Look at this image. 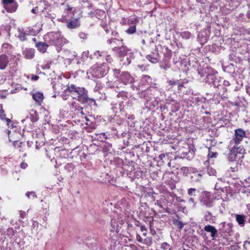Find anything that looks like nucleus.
<instances>
[{"mask_svg": "<svg viewBox=\"0 0 250 250\" xmlns=\"http://www.w3.org/2000/svg\"><path fill=\"white\" fill-rule=\"evenodd\" d=\"M115 161L117 163L118 166L120 167L123 164V160L119 157L115 158Z\"/></svg>", "mask_w": 250, "mask_h": 250, "instance_id": "50", "label": "nucleus"}, {"mask_svg": "<svg viewBox=\"0 0 250 250\" xmlns=\"http://www.w3.org/2000/svg\"><path fill=\"white\" fill-rule=\"evenodd\" d=\"M27 167V164L24 162H21L20 164V167L22 169H25Z\"/></svg>", "mask_w": 250, "mask_h": 250, "instance_id": "59", "label": "nucleus"}, {"mask_svg": "<svg viewBox=\"0 0 250 250\" xmlns=\"http://www.w3.org/2000/svg\"><path fill=\"white\" fill-rule=\"evenodd\" d=\"M59 156L62 158H66L68 157V153L66 149L62 148L59 150Z\"/></svg>", "mask_w": 250, "mask_h": 250, "instance_id": "33", "label": "nucleus"}, {"mask_svg": "<svg viewBox=\"0 0 250 250\" xmlns=\"http://www.w3.org/2000/svg\"><path fill=\"white\" fill-rule=\"evenodd\" d=\"M199 200L202 205L208 208H211L213 206V201L211 197V193L209 192L203 191L201 193Z\"/></svg>", "mask_w": 250, "mask_h": 250, "instance_id": "4", "label": "nucleus"}, {"mask_svg": "<svg viewBox=\"0 0 250 250\" xmlns=\"http://www.w3.org/2000/svg\"><path fill=\"white\" fill-rule=\"evenodd\" d=\"M113 71L114 75L117 78H118L119 77V75H120V72H121L120 70V69H113Z\"/></svg>", "mask_w": 250, "mask_h": 250, "instance_id": "55", "label": "nucleus"}, {"mask_svg": "<svg viewBox=\"0 0 250 250\" xmlns=\"http://www.w3.org/2000/svg\"><path fill=\"white\" fill-rule=\"evenodd\" d=\"M79 36L81 39L86 40L87 38L88 34L83 32H80L79 34Z\"/></svg>", "mask_w": 250, "mask_h": 250, "instance_id": "51", "label": "nucleus"}, {"mask_svg": "<svg viewBox=\"0 0 250 250\" xmlns=\"http://www.w3.org/2000/svg\"><path fill=\"white\" fill-rule=\"evenodd\" d=\"M117 96L118 97H122L123 99L127 98V93L124 91H121L119 92V93L117 95Z\"/></svg>", "mask_w": 250, "mask_h": 250, "instance_id": "44", "label": "nucleus"}, {"mask_svg": "<svg viewBox=\"0 0 250 250\" xmlns=\"http://www.w3.org/2000/svg\"><path fill=\"white\" fill-rule=\"evenodd\" d=\"M133 58V53L132 52H129V54L122 57L120 61L122 62L124 65H128L131 62V59Z\"/></svg>", "mask_w": 250, "mask_h": 250, "instance_id": "18", "label": "nucleus"}, {"mask_svg": "<svg viewBox=\"0 0 250 250\" xmlns=\"http://www.w3.org/2000/svg\"><path fill=\"white\" fill-rule=\"evenodd\" d=\"M221 227L219 230V233L221 234V236L223 234L227 233L229 235H231V233L232 232V225L231 224H226L223 222L221 224Z\"/></svg>", "mask_w": 250, "mask_h": 250, "instance_id": "15", "label": "nucleus"}, {"mask_svg": "<svg viewBox=\"0 0 250 250\" xmlns=\"http://www.w3.org/2000/svg\"><path fill=\"white\" fill-rule=\"evenodd\" d=\"M223 84L225 86H228L230 85L229 82L228 81L225 80L223 82Z\"/></svg>", "mask_w": 250, "mask_h": 250, "instance_id": "64", "label": "nucleus"}, {"mask_svg": "<svg viewBox=\"0 0 250 250\" xmlns=\"http://www.w3.org/2000/svg\"><path fill=\"white\" fill-rule=\"evenodd\" d=\"M178 81H174V80H169L167 81V83L169 84V85H176L178 84Z\"/></svg>", "mask_w": 250, "mask_h": 250, "instance_id": "56", "label": "nucleus"}, {"mask_svg": "<svg viewBox=\"0 0 250 250\" xmlns=\"http://www.w3.org/2000/svg\"><path fill=\"white\" fill-rule=\"evenodd\" d=\"M33 99L38 103H41L43 101V95L41 92H36L32 94Z\"/></svg>", "mask_w": 250, "mask_h": 250, "instance_id": "29", "label": "nucleus"}, {"mask_svg": "<svg viewBox=\"0 0 250 250\" xmlns=\"http://www.w3.org/2000/svg\"><path fill=\"white\" fill-rule=\"evenodd\" d=\"M217 74H213L212 76L206 80L205 83L209 85H213L215 88H218L221 85V79L220 77L216 75Z\"/></svg>", "mask_w": 250, "mask_h": 250, "instance_id": "9", "label": "nucleus"}, {"mask_svg": "<svg viewBox=\"0 0 250 250\" xmlns=\"http://www.w3.org/2000/svg\"><path fill=\"white\" fill-rule=\"evenodd\" d=\"M202 174L201 173L194 172L193 175L191 176V178L193 181L196 182H199L200 181Z\"/></svg>", "mask_w": 250, "mask_h": 250, "instance_id": "35", "label": "nucleus"}, {"mask_svg": "<svg viewBox=\"0 0 250 250\" xmlns=\"http://www.w3.org/2000/svg\"><path fill=\"white\" fill-rule=\"evenodd\" d=\"M23 54L26 59H31L34 57V50L31 48L26 49Z\"/></svg>", "mask_w": 250, "mask_h": 250, "instance_id": "27", "label": "nucleus"}, {"mask_svg": "<svg viewBox=\"0 0 250 250\" xmlns=\"http://www.w3.org/2000/svg\"><path fill=\"white\" fill-rule=\"evenodd\" d=\"M145 243L146 244L147 246H150L151 243H152V241H151V238H147V239H145Z\"/></svg>", "mask_w": 250, "mask_h": 250, "instance_id": "57", "label": "nucleus"}, {"mask_svg": "<svg viewBox=\"0 0 250 250\" xmlns=\"http://www.w3.org/2000/svg\"><path fill=\"white\" fill-rule=\"evenodd\" d=\"M112 37H111V38L110 39H108L107 41V42L108 44H111L112 43H114V44H117V42H121V44H123V43H122L123 40H122V39L119 38V34L117 32H116V31L112 32Z\"/></svg>", "mask_w": 250, "mask_h": 250, "instance_id": "16", "label": "nucleus"}, {"mask_svg": "<svg viewBox=\"0 0 250 250\" xmlns=\"http://www.w3.org/2000/svg\"><path fill=\"white\" fill-rule=\"evenodd\" d=\"M76 110L78 111V113H80L82 115H85V113L83 111V108L81 106H79L77 108Z\"/></svg>", "mask_w": 250, "mask_h": 250, "instance_id": "53", "label": "nucleus"}, {"mask_svg": "<svg viewBox=\"0 0 250 250\" xmlns=\"http://www.w3.org/2000/svg\"><path fill=\"white\" fill-rule=\"evenodd\" d=\"M140 229H141V231L142 232H144L143 234V235L146 236V234H147L146 233L147 229H146V227L145 226H144V225L141 226Z\"/></svg>", "mask_w": 250, "mask_h": 250, "instance_id": "54", "label": "nucleus"}, {"mask_svg": "<svg viewBox=\"0 0 250 250\" xmlns=\"http://www.w3.org/2000/svg\"><path fill=\"white\" fill-rule=\"evenodd\" d=\"M246 137V132L242 128H238L234 130V136L230 141V145L239 144L244 137Z\"/></svg>", "mask_w": 250, "mask_h": 250, "instance_id": "6", "label": "nucleus"}, {"mask_svg": "<svg viewBox=\"0 0 250 250\" xmlns=\"http://www.w3.org/2000/svg\"><path fill=\"white\" fill-rule=\"evenodd\" d=\"M9 62L8 57L5 55L2 54L0 56V69L3 70L6 67L7 64Z\"/></svg>", "mask_w": 250, "mask_h": 250, "instance_id": "20", "label": "nucleus"}, {"mask_svg": "<svg viewBox=\"0 0 250 250\" xmlns=\"http://www.w3.org/2000/svg\"><path fill=\"white\" fill-rule=\"evenodd\" d=\"M241 158H239V156L235 152L234 149H231L229 151L228 156V160L229 162L237 161Z\"/></svg>", "mask_w": 250, "mask_h": 250, "instance_id": "21", "label": "nucleus"}, {"mask_svg": "<svg viewBox=\"0 0 250 250\" xmlns=\"http://www.w3.org/2000/svg\"><path fill=\"white\" fill-rule=\"evenodd\" d=\"M136 25H133L132 26H130L126 30V32L129 34H132L136 32Z\"/></svg>", "mask_w": 250, "mask_h": 250, "instance_id": "39", "label": "nucleus"}, {"mask_svg": "<svg viewBox=\"0 0 250 250\" xmlns=\"http://www.w3.org/2000/svg\"><path fill=\"white\" fill-rule=\"evenodd\" d=\"M161 247L164 250H171V247L167 242L162 243Z\"/></svg>", "mask_w": 250, "mask_h": 250, "instance_id": "40", "label": "nucleus"}, {"mask_svg": "<svg viewBox=\"0 0 250 250\" xmlns=\"http://www.w3.org/2000/svg\"><path fill=\"white\" fill-rule=\"evenodd\" d=\"M5 116L6 115L4 113V111L1 108V109L0 110V118L1 120H4L5 119Z\"/></svg>", "mask_w": 250, "mask_h": 250, "instance_id": "52", "label": "nucleus"}, {"mask_svg": "<svg viewBox=\"0 0 250 250\" xmlns=\"http://www.w3.org/2000/svg\"><path fill=\"white\" fill-rule=\"evenodd\" d=\"M159 101V99L155 96L154 98L153 99L152 101H150V103H148V106L147 107H148L149 109H153V108L158 105Z\"/></svg>", "mask_w": 250, "mask_h": 250, "instance_id": "31", "label": "nucleus"}, {"mask_svg": "<svg viewBox=\"0 0 250 250\" xmlns=\"http://www.w3.org/2000/svg\"><path fill=\"white\" fill-rule=\"evenodd\" d=\"M236 220L241 227H244L246 222V215L236 214L235 215Z\"/></svg>", "mask_w": 250, "mask_h": 250, "instance_id": "24", "label": "nucleus"}, {"mask_svg": "<svg viewBox=\"0 0 250 250\" xmlns=\"http://www.w3.org/2000/svg\"><path fill=\"white\" fill-rule=\"evenodd\" d=\"M239 144H235L232 147V149H234L235 152L239 156V158L244 157L245 149L241 146H238Z\"/></svg>", "mask_w": 250, "mask_h": 250, "instance_id": "19", "label": "nucleus"}, {"mask_svg": "<svg viewBox=\"0 0 250 250\" xmlns=\"http://www.w3.org/2000/svg\"><path fill=\"white\" fill-rule=\"evenodd\" d=\"M53 42L56 45H62L63 43V39L62 38L56 37V39H53Z\"/></svg>", "mask_w": 250, "mask_h": 250, "instance_id": "38", "label": "nucleus"}, {"mask_svg": "<svg viewBox=\"0 0 250 250\" xmlns=\"http://www.w3.org/2000/svg\"><path fill=\"white\" fill-rule=\"evenodd\" d=\"M197 189L195 188H190L188 190V194L190 196H195Z\"/></svg>", "mask_w": 250, "mask_h": 250, "instance_id": "43", "label": "nucleus"}, {"mask_svg": "<svg viewBox=\"0 0 250 250\" xmlns=\"http://www.w3.org/2000/svg\"><path fill=\"white\" fill-rule=\"evenodd\" d=\"M111 227H112L110 229L111 231H115L118 233L122 226L124 224V221L121 218L117 219H112L110 221Z\"/></svg>", "mask_w": 250, "mask_h": 250, "instance_id": "8", "label": "nucleus"}, {"mask_svg": "<svg viewBox=\"0 0 250 250\" xmlns=\"http://www.w3.org/2000/svg\"><path fill=\"white\" fill-rule=\"evenodd\" d=\"M157 92V90L153 88L147 89L139 93V97L146 101L145 104L146 107L148 106V103L154 98Z\"/></svg>", "mask_w": 250, "mask_h": 250, "instance_id": "3", "label": "nucleus"}, {"mask_svg": "<svg viewBox=\"0 0 250 250\" xmlns=\"http://www.w3.org/2000/svg\"><path fill=\"white\" fill-rule=\"evenodd\" d=\"M197 38L200 43L204 44L207 42L208 39V37L206 35L205 33L204 34L203 32H201L198 34Z\"/></svg>", "mask_w": 250, "mask_h": 250, "instance_id": "26", "label": "nucleus"}, {"mask_svg": "<svg viewBox=\"0 0 250 250\" xmlns=\"http://www.w3.org/2000/svg\"><path fill=\"white\" fill-rule=\"evenodd\" d=\"M156 48L160 55H163V57L161 59L164 62H168L171 59L172 52L167 47L162 46L161 44H158L156 46Z\"/></svg>", "mask_w": 250, "mask_h": 250, "instance_id": "5", "label": "nucleus"}, {"mask_svg": "<svg viewBox=\"0 0 250 250\" xmlns=\"http://www.w3.org/2000/svg\"><path fill=\"white\" fill-rule=\"evenodd\" d=\"M217 73V71L207 65L204 66L202 68L198 69V74L201 77L206 76L205 82L206 81V80L208 79V78L209 76H212L213 74Z\"/></svg>", "mask_w": 250, "mask_h": 250, "instance_id": "7", "label": "nucleus"}, {"mask_svg": "<svg viewBox=\"0 0 250 250\" xmlns=\"http://www.w3.org/2000/svg\"><path fill=\"white\" fill-rule=\"evenodd\" d=\"M124 103L122 101L120 102L119 104H115L112 107V109L114 112L116 113L118 112V110H119L121 112H124Z\"/></svg>", "mask_w": 250, "mask_h": 250, "instance_id": "28", "label": "nucleus"}, {"mask_svg": "<svg viewBox=\"0 0 250 250\" xmlns=\"http://www.w3.org/2000/svg\"><path fill=\"white\" fill-rule=\"evenodd\" d=\"M2 3L8 12H15L18 7V4L15 2V0H2Z\"/></svg>", "mask_w": 250, "mask_h": 250, "instance_id": "11", "label": "nucleus"}, {"mask_svg": "<svg viewBox=\"0 0 250 250\" xmlns=\"http://www.w3.org/2000/svg\"><path fill=\"white\" fill-rule=\"evenodd\" d=\"M106 62L111 63L113 62V59L110 55H107L105 59Z\"/></svg>", "mask_w": 250, "mask_h": 250, "instance_id": "58", "label": "nucleus"}, {"mask_svg": "<svg viewBox=\"0 0 250 250\" xmlns=\"http://www.w3.org/2000/svg\"><path fill=\"white\" fill-rule=\"evenodd\" d=\"M30 195H31L33 198H37V195H36V193L34 191H31V192H27L26 193V196H27V198H30Z\"/></svg>", "mask_w": 250, "mask_h": 250, "instance_id": "49", "label": "nucleus"}, {"mask_svg": "<svg viewBox=\"0 0 250 250\" xmlns=\"http://www.w3.org/2000/svg\"><path fill=\"white\" fill-rule=\"evenodd\" d=\"M181 172L185 175H187L188 173V168L187 167H182L180 168Z\"/></svg>", "mask_w": 250, "mask_h": 250, "instance_id": "47", "label": "nucleus"}, {"mask_svg": "<svg viewBox=\"0 0 250 250\" xmlns=\"http://www.w3.org/2000/svg\"><path fill=\"white\" fill-rule=\"evenodd\" d=\"M208 158H216L218 155V153L216 152H214L213 150L212 147H209L208 148Z\"/></svg>", "mask_w": 250, "mask_h": 250, "instance_id": "32", "label": "nucleus"}, {"mask_svg": "<svg viewBox=\"0 0 250 250\" xmlns=\"http://www.w3.org/2000/svg\"><path fill=\"white\" fill-rule=\"evenodd\" d=\"M114 134L118 138L121 139L126 137L127 132L126 131L121 132L117 130Z\"/></svg>", "mask_w": 250, "mask_h": 250, "instance_id": "36", "label": "nucleus"}, {"mask_svg": "<svg viewBox=\"0 0 250 250\" xmlns=\"http://www.w3.org/2000/svg\"><path fill=\"white\" fill-rule=\"evenodd\" d=\"M207 172L209 175H214L216 173L215 170L212 167H209L207 168Z\"/></svg>", "mask_w": 250, "mask_h": 250, "instance_id": "45", "label": "nucleus"}, {"mask_svg": "<svg viewBox=\"0 0 250 250\" xmlns=\"http://www.w3.org/2000/svg\"><path fill=\"white\" fill-rule=\"evenodd\" d=\"M107 136L105 135V133H102L100 134L99 138H98V139H100V141L103 142L105 141V140L107 139Z\"/></svg>", "mask_w": 250, "mask_h": 250, "instance_id": "46", "label": "nucleus"}, {"mask_svg": "<svg viewBox=\"0 0 250 250\" xmlns=\"http://www.w3.org/2000/svg\"><path fill=\"white\" fill-rule=\"evenodd\" d=\"M112 50L118 55L120 58H121L122 57L126 55L127 54H129V52H131L130 50L128 49L125 46H123L122 44L121 47H114Z\"/></svg>", "mask_w": 250, "mask_h": 250, "instance_id": "14", "label": "nucleus"}, {"mask_svg": "<svg viewBox=\"0 0 250 250\" xmlns=\"http://www.w3.org/2000/svg\"><path fill=\"white\" fill-rule=\"evenodd\" d=\"M146 59L153 63H157L161 61L162 56L158 52L156 46H155V49L153 52H151L150 54L146 56Z\"/></svg>", "mask_w": 250, "mask_h": 250, "instance_id": "12", "label": "nucleus"}, {"mask_svg": "<svg viewBox=\"0 0 250 250\" xmlns=\"http://www.w3.org/2000/svg\"><path fill=\"white\" fill-rule=\"evenodd\" d=\"M181 35L183 38L188 39L190 38L191 34L189 32L185 31L182 32Z\"/></svg>", "mask_w": 250, "mask_h": 250, "instance_id": "41", "label": "nucleus"}, {"mask_svg": "<svg viewBox=\"0 0 250 250\" xmlns=\"http://www.w3.org/2000/svg\"><path fill=\"white\" fill-rule=\"evenodd\" d=\"M173 224L180 229H181L184 226V224L178 219H174L173 220Z\"/></svg>", "mask_w": 250, "mask_h": 250, "instance_id": "34", "label": "nucleus"}, {"mask_svg": "<svg viewBox=\"0 0 250 250\" xmlns=\"http://www.w3.org/2000/svg\"><path fill=\"white\" fill-rule=\"evenodd\" d=\"M188 151H182V153L185 155H189L188 157H193L194 155L195 151L196 150V148L193 145H188Z\"/></svg>", "mask_w": 250, "mask_h": 250, "instance_id": "25", "label": "nucleus"}, {"mask_svg": "<svg viewBox=\"0 0 250 250\" xmlns=\"http://www.w3.org/2000/svg\"><path fill=\"white\" fill-rule=\"evenodd\" d=\"M121 83L125 84L132 83L134 82V78L127 72H123L119 77Z\"/></svg>", "mask_w": 250, "mask_h": 250, "instance_id": "13", "label": "nucleus"}, {"mask_svg": "<svg viewBox=\"0 0 250 250\" xmlns=\"http://www.w3.org/2000/svg\"><path fill=\"white\" fill-rule=\"evenodd\" d=\"M80 26L78 19L70 21L67 23V27L69 29H75Z\"/></svg>", "mask_w": 250, "mask_h": 250, "instance_id": "23", "label": "nucleus"}, {"mask_svg": "<svg viewBox=\"0 0 250 250\" xmlns=\"http://www.w3.org/2000/svg\"><path fill=\"white\" fill-rule=\"evenodd\" d=\"M65 91H69L73 99H77L82 104L87 103L90 106L92 105L97 106L95 101L88 97L87 91L83 87H79L74 84H71L67 87Z\"/></svg>", "mask_w": 250, "mask_h": 250, "instance_id": "1", "label": "nucleus"}, {"mask_svg": "<svg viewBox=\"0 0 250 250\" xmlns=\"http://www.w3.org/2000/svg\"><path fill=\"white\" fill-rule=\"evenodd\" d=\"M25 215H26V212L25 211H23L22 210H21L20 211V215L21 218L23 219L24 217L25 216Z\"/></svg>", "mask_w": 250, "mask_h": 250, "instance_id": "62", "label": "nucleus"}, {"mask_svg": "<svg viewBox=\"0 0 250 250\" xmlns=\"http://www.w3.org/2000/svg\"><path fill=\"white\" fill-rule=\"evenodd\" d=\"M204 230L206 232H209L210 233V236L212 238V240L218 236V231L215 228L211 225H207L204 227Z\"/></svg>", "mask_w": 250, "mask_h": 250, "instance_id": "17", "label": "nucleus"}, {"mask_svg": "<svg viewBox=\"0 0 250 250\" xmlns=\"http://www.w3.org/2000/svg\"><path fill=\"white\" fill-rule=\"evenodd\" d=\"M74 166L72 163H68L64 166V168L68 171L70 172L73 170Z\"/></svg>", "mask_w": 250, "mask_h": 250, "instance_id": "42", "label": "nucleus"}, {"mask_svg": "<svg viewBox=\"0 0 250 250\" xmlns=\"http://www.w3.org/2000/svg\"><path fill=\"white\" fill-rule=\"evenodd\" d=\"M109 67L102 64L100 65L95 64L89 70V73L94 78H100L105 76L108 72Z\"/></svg>", "mask_w": 250, "mask_h": 250, "instance_id": "2", "label": "nucleus"}, {"mask_svg": "<svg viewBox=\"0 0 250 250\" xmlns=\"http://www.w3.org/2000/svg\"><path fill=\"white\" fill-rule=\"evenodd\" d=\"M31 80L32 81H37L39 79V77L38 75H32L31 76Z\"/></svg>", "mask_w": 250, "mask_h": 250, "instance_id": "60", "label": "nucleus"}, {"mask_svg": "<svg viewBox=\"0 0 250 250\" xmlns=\"http://www.w3.org/2000/svg\"><path fill=\"white\" fill-rule=\"evenodd\" d=\"M48 46L49 45L47 43L42 42H38L36 44V47L42 53H45Z\"/></svg>", "mask_w": 250, "mask_h": 250, "instance_id": "22", "label": "nucleus"}, {"mask_svg": "<svg viewBox=\"0 0 250 250\" xmlns=\"http://www.w3.org/2000/svg\"><path fill=\"white\" fill-rule=\"evenodd\" d=\"M30 120L32 122H36L39 120V117L36 115H30Z\"/></svg>", "mask_w": 250, "mask_h": 250, "instance_id": "48", "label": "nucleus"}, {"mask_svg": "<svg viewBox=\"0 0 250 250\" xmlns=\"http://www.w3.org/2000/svg\"><path fill=\"white\" fill-rule=\"evenodd\" d=\"M143 78L145 79V80L147 82H150L151 83V78L150 76H148V75H145Z\"/></svg>", "mask_w": 250, "mask_h": 250, "instance_id": "61", "label": "nucleus"}, {"mask_svg": "<svg viewBox=\"0 0 250 250\" xmlns=\"http://www.w3.org/2000/svg\"><path fill=\"white\" fill-rule=\"evenodd\" d=\"M248 6H249V10H248L247 14V17L249 19H250V3L248 5Z\"/></svg>", "mask_w": 250, "mask_h": 250, "instance_id": "63", "label": "nucleus"}, {"mask_svg": "<svg viewBox=\"0 0 250 250\" xmlns=\"http://www.w3.org/2000/svg\"><path fill=\"white\" fill-rule=\"evenodd\" d=\"M204 218L206 221L209 222H214L215 219V217L209 211H207L206 212Z\"/></svg>", "mask_w": 250, "mask_h": 250, "instance_id": "30", "label": "nucleus"}, {"mask_svg": "<svg viewBox=\"0 0 250 250\" xmlns=\"http://www.w3.org/2000/svg\"><path fill=\"white\" fill-rule=\"evenodd\" d=\"M217 74H213L212 76L206 80L205 83L209 85H213L215 88H218L221 85V79L220 77L216 75Z\"/></svg>", "mask_w": 250, "mask_h": 250, "instance_id": "10", "label": "nucleus"}, {"mask_svg": "<svg viewBox=\"0 0 250 250\" xmlns=\"http://www.w3.org/2000/svg\"><path fill=\"white\" fill-rule=\"evenodd\" d=\"M18 32H19L18 37L20 39V40L21 41H26L27 39L26 38L25 33L22 31H21L20 29H18Z\"/></svg>", "mask_w": 250, "mask_h": 250, "instance_id": "37", "label": "nucleus"}]
</instances>
